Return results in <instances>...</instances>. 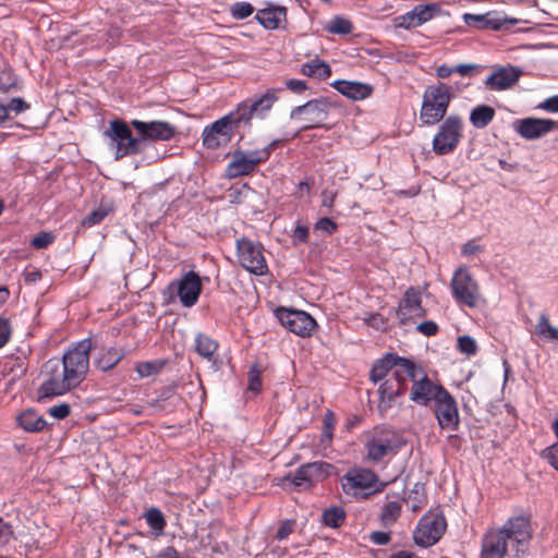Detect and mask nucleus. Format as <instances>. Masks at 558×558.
I'll use <instances>...</instances> for the list:
<instances>
[{"label": "nucleus", "mask_w": 558, "mask_h": 558, "mask_svg": "<svg viewBox=\"0 0 558 558\" xmlns=\"http://www.w3.org/2000/svg\"><path fill=\"white\" fill-rule=\"evenodd\" d=\"M531 539V525L524 517L509 519L501 529L488 532L482 544L481 558H504L508 542L515 545V556L524 553Z\"/></svg>", "instance_id": "obj_1"}, {"label": "nucleus", "mask_w": 558, "mask_h": 558, "mask_svg": "<svg viewBox=\"0 0 558 558\" xmlns=\"http://www.w3.org/2000/svg\"><path fill=\"white\" fill-rule=\"evenodd\" d=\"M400 372L404 373V376L412 383L409 398L411 401L418 405H429L434 402L438 396H441L446 389L428 378L425 371L415 365L413 362H401Z\"/></svg>", "instance_id": "obj_2"}, {"label": "nucleus", "mask_w": 558, "mask_h": 558, "mask_svg": "<svg viewBox=\"0 0 558 558\" xmlns=\"http://www.w3.org/2000/svg\"><path fill=\"white\" fill-rule=\"evenodd\" d=\"M451 100L450 87L445 83L429 85L423 94L420 120L424 125H434L442 120Z\"/></svg>", "instance_id": "obj_3"}, {"label": "nucleus", "mask_w": 558, "mask_h": 558, "mask_svg": "<svg viewBox=\"0 0 558 558\" xmlns=\"http://www.w3.org/2000/svg\"><path fill=\"white\" fill-rule=\"evenodd\" d=\"M450 289L458 304L474 308L484 302L480 284L466 266H459L454 270Z\"/></svg>", "instance_id": "obj_4"}, {"label": "nucleus", "mask_w": 558, "mask_h": 558, "mask_svg": "<svg viewBox=\"0 0 558 558\" xmlns=\"http://www.w3.org/2000/svg\"><path fill=\"white\" fill-rule=\"evenodd\" d=\"M43 374L44 380L38 389L39 399L62 396L77 386L62 367L60 360L47 361L43 366Z\"/></svg>", "instance_id": "obj_5"}, {"label": "nucleus", "mask_w": 558, "mask_h": 558, "mask_svg": "<svg viewBox=\"0 0 558 558\" xmlns=\"http://www.w3.org/2000/svg\"><path fill=\"white\" fill-rule=\"evenodd\" d=\"M104 136L108 140V146L117 160L141 151L140 138L132 134L130 125L122 120H111L104 131Z\"/></svg>", "instance_id": "obj_6"}, {"label": "nucleus", "mask_w": 558, "mask_h": 558, "mask_svg": "<svg viewBox=\"0 0 558 558\" xmlns=\"http://www.w3.org/2000/svg\"><path fill=\"white\" fill-rule=\"evenodd\" d=\"M463 137V121L457 114L448 116L433 138V150L437 155L452 153Z\"/></svg>", "instance_id": "obj_7"}, {"label": "nucleus", "mask_w": 558, "mask_h": 558, "mask_svg": "<svg viewBox=\"0 0 558 558\" xmlns=\"http://www.w3.org/2000/svg\"><path fill=\"white\" fill-rule=\"evenodd\" d=\"M90 339H84L64 353L61 365L70 378L78 386L86 377L89 368Z\"/></svg>", "instance_id": "obj_8"}, {"label": "nucleus", "mask_w": 558, "mask_h": 558, "mask_svg": "<svg viewBox=\"0 0 558 558\" xmlns=\"http://www.w3.org/2000/svg\"><path fill=\"white\" fill-rule=\"evenodd\" d=\"M330 104L326 100L315 99L295 107L290 114L291 120L301 125V129L308 130L323 128L328 119Z\"/></svg>", "instance_id": "obj_9"}, {"label": "nucleus", "mask_w": 558, "mask_h": 558, "mask_svg": "<svg viewBox=\"0 0 558 558\" xmlns=\"http://www.w3.org/2000/svg\"><path fill=\"white\" fill-rule=\"evenodd\" d=\"M446 530L445 518L438 509L426 513L418 522L414 533V542L422 546L428 547L439 541Z\"/></svg>", "instance_id": "obj_10"}, {"label": "nucleus", "mask_w": 558, "mask_h": 558, "mask_svg": "<svg viewBox=\"0 0 558 558\" xmlns=\"http://www.w3.org/2000/svg\"><path fill=\"white\" fill-rule=\"evenodd\" d=\"M402 435L384 432L373 435L366 442L367 459L374 462L383 460L386 456L396 454L404 445Z\"/></svg>", "instance_id": "obj_11"}, {"label": "nucleus", "mask_w": 558, "mask_h": 558, "mask_svg": "<svg viewBox=\"0 0 558 558\" xmlns=\"http://www.w3.org/2000/svg\"><path fill=\"white\" fill-rule=\"evenodd\" d=\"M238 258L243 268L256 276H263L268 267L264 256L263 246L248 239H241L236 244Z\"/></svg>", "instance_id": "obj_12"}, {"label": "nucleus", "mask_w": 558, "mask_h": 558, "mask_svg": "<svg viewBox=\"0 0 558 558\" xmlns=\"http://www.w3.org/2000/svg\"><path fill=\"white\" fill-rule=\"evenodd\" d=\"M268 157L269 150L267 148L250 151L236 150L226 168V175L229 179L246 175L253 172L258 163L267 160Z\"/></svg>", "instance_id": "obj_13"}, {"label": "nucleus", "mask_w": 558, "mask_h": 558, "mask_svg": "<svg viewBox=\"0 0 558 558\" xmlns=\"http://www.w3.org/2000/svg\"><path fill=\"white\" fill-rule=\"evenodd\" d=\"M276 317L283 327L300 337H310L316 328L315 319L303 311L278 308Z\"/></svg>", "instance_id": "obj_14"}, {"label": "nucleus", "mask_w": 558, "mask_h": 558, "mask_svg": "<svg viewBox=\"0 0 558 558\" xmlns=\"http://www.w3.org/2000/svg\"><path fill=\"white\" fill-rule=\"evenodd\" d=\"M434 413L441 429L454 432L459 427L460 417L454 398L446 390L433 402Z\"/></svg>", "instance_id": "obj_15"}, {"label": "nucleus", "mask_w": 558, "mask_h": 558, "mask_svg": "<svg viewBox=\"0 0 558 558\" xmlns=\"http://www.w3.org/2000/svg\"><path fill=\"white\" fill-rule=\"evenodd\" d=\"M232 119V116H225L206 126L203 131V144L210 149L227 145L235 130Z\"/></svg>", "instance_id": "obj_16"}, {"label": "nucleus", "mask_w": 558, "mask_h": 558, "mask_svg": "<svg viewBox=\"0 0 558 558\" xmlns=\"http://www.w3.org/2000/svg\"><path fill=\"white\" fill-rule=\"evenodd\" d=\"M130 124L137 132L140 145L145 141H169L175 134V128L166 121L132 120Z\"/></svg>", "instance_id": "obj_17"}, {"label": "nucleus", "mask_w": 558, "mask_h": 558, "mask_svg": "<svg viewBox=\"0 0 558 558\" xmlns=\"http://www.w3.org/2000/svg\"><path fill=\"white\" fill-rule=\"evenodd\" d=\"M343 490L349 495H357L364 489L374 488L378 490L383 487L380 484L378 487L377 475L367 469H356L349 471L341 481Z\"/></svg>", "instance_id": "obj_18"}, {"label": "nucleus", "mask_w": 558, "mask_h": 558, "mask_svg": "<svg viewBox=\"0 0 558 558\" xmlns=\"http://www.w3.org/2000/svg\"><path fill=\"white\" fill-rule=\"evenodd\" d=\"M513 130L524 140H537L558 128V122L550 119L525 118L512 124Z\"/></svg>", "instance_id": "obj_19"}, {"label": "nucleus", "mask_w": 558, "mask_h": 558, "mask_svg": "<svg viewBox=\"0 0 558 558\" xmlns=\"http://www.w3.org/2000/svg\"><path fill=\"white\" fill-rule=\"evenodd\" d=\"M172 284L175 286L183 306L191 307L197 302L202 292V281L196 272L189 271L177 283Z\"/></svg>", "instance_id": "obj_20"}, {"label": "nucleus", "mask_w": 558, "mask_h": 558, "mask_svg": "<svg viewBox=\"0 0 558 558\" xmlns=\"http://www.w3.org/2000/svg\"><path fill=\"white\" fill-rule=\"evenodd\" d=\"M522 75L519 68L507 65L495 68L492 74L485 80V85L494 92H501L511 88Z\"/></svg>", "instance_id": "obj_21"}, {"label": "nucleus", "mask_w": 558, "mask_h": 558, "mask_svg": "<svg viewBox=\"0 0 558 558\" xmlns=\"http://www.w3.org/2000/svg\"><path fill=\"white\" fill-rule=\"evenodd\" d=\"M421 303V293L417 290L413 288L407 290L397 311L400 323L405 324L411 318L423 317L425 311Z\"/></svg>", "instance_id": "obj_22"}, {"label": "nucleus", "mask_w": 558, "mask_h": 558, "mask_svg": "<svg viewBox=\"0 0 558 558\" xmlns=\"http://www.w3.org/2000/svg\"><path fill=\"white\" fill-rule=\"evenodd\" d=\"M401 362H410V360L402 359L392 354L386 355L384 359L377 361L374 364L371 371V379L374 383H377L384 379L386 376L398 378L404 376V373L398 369L401 367Z\"/></svg>", "instance_id": "obj_23"}, {"label": "nucleus", "mask_w": 558, "mask_h": 558, "mask_svg": "<svg viewBox=\"0 0 558 558\" xmlns=\"http://www.w3.org/2000/svg\"><path fill=\"white\" fill-rule=\"evenodd\" d=\"M463 22L471 27L477 29H501L504 27H509L510 25H514L518 23L517 19H488V14H471L465 13L462 16Z\"/></svg>", "instance_id": "obj_24"}, {"label": "nucleus", "mask_w": 558, "mask_h": 558, "mask_svg": "<svg viewBox=\"0 0 558 558\" xmlns=\"http://www.w3.org/2000/svg\"><path fill=\"white\" fill-rule=\"evenodd\" d=\"M332 87L352 100H363L369 97L373 92V87L368 84L345 80L333 82Z\"/></svg>", "instance_id": "obj_25"}, {"label": "nucleus", "mask_w": 558, "mask_h": 558, "mask_svg": "<svg viewBox=\"0 0 558 558\" xmlns=\"http://www.w3.org/2000/svg\"><path fill=\"white\" fill-rule=\"evenodd\" d=\"M325 466L329 465L323 462H313L302 465L293 474L291 480L292 484L299 487L310 486L314 480L318 478Z\"/></svg>", "instance_id": "obj_26"}, {"label": "nucleus", "mask_w": 558, "mask_h": 558, "mask_svg": "<svg viewBox=\"0 0 558 558\" xmlns=\"http://www.w3.org/2000/svg\"><path fill=\"white\" fill-rule=\"evenodd\" d=\"M407 376L389 377L379 387L381 403L389 407L396 397L402 395L405 390Z\"/></svg>", "instance_id": "obj_27"}, {"label": "nucleus", "mask_w": 558, "mask_h": 558, "mask_svg": "<svg viewBox=\"0 0 558 558\" xmlns=\"http://www.w3.org/2000/svg\"><path fill=\"white\" fill-rule=\"evenodd\" d=\"M286 9L281 7H271L257 11L255 19L266 29H277L286 21Z\"/></svg>", "instance_id": "obj_28"}, {"label": "nucleus", "mask_w": 558, "mask_h": 558, "mask_svg": "<svg viewBox=\"0 0 558 558\" xmlns=\"http://www.w3.org/2000/svg\"><path fill=\"white\" fill-rule=\"evenodd\" d=\"M124 352L122 349L110 347L102 348L98 351L94 359L97 368L106 372L112 369L123 359Z\"/></svg>", "instance_id": "obj_29"}, {"label": "nucleus", "mask_w": 558, "mask_h": 558, "mask_svg": "<svg viewBox=\"0 0 558 558\" xmlns=\"http://www.w3.org/2000/svg\"><path fill=\"white\" fill-rule=\"evenodd\" d=\"M495 117V109L487 105H478L470 112V122L476 129L487 126Z\"/></svg>", "instance_id": "obj_30"}, {"label": "nucleus", "mask_w": 558, "mask_h": 558, "mask_svg": "<svg viewBox=\"0 0 558 558\" xmlns=\"http://www.w3.org/2000/svg\"><path fill=\"white\" fill-rule=\"evenodd\" d=\"M20 426L27 432H39L46 426V421L33 410H26L19 416Z\"/></svg>", "instance_id": "obj_31"}, {"label": "nucleus", "mask_w": 558, "mask_h": 558, "mask_svg": "<svg viewBox=\"0 0 558 558\" xmlns=\"http://www.w3.org/2000/svg\"><path fill=\"white\" fill-rule=\"evenodd\" d=\"M301 72L304 75L315 77L318 80H325L329 77L331 74L330 66L318 59L312 60L311 62L303 64L301 68Z\"/></svg>", "instance_id": "obj_32"}, {"label": "nucleus", "mask_w": 558, "mask_h": 558, "mask_svg": "<svg viewBox=\"0 0 558 558\" xmlns=\"http://www.w3.org/2000/svg\"><path fill=\"white\" fill-rule=\"evenodd\" d=\"M195 349L202 357L211 361L218 350V343L210 337L198 333L195 338Z\"/></svg>", "instance_id": "obj_33"}, {"label": "nucleus", "mask_w": 558, "mask_h": 558, "mask_svg": "<svg viewBox=\"0 0 558 558\" xmlns=\"http://www.w3.org/2000/svg\"><path fill=\"white\" fill-rule=\"evenodd\" d=\"M280 89H268L260 97L251 101L253 110H256V116H263L271 109L274 104L278 100V92Z\"/></svg>", "instance_id": "obj_34"}, {"label": "nucleus", "mask_w": 558, "mask_h": 558, "mask_svg": "<svg viewBox=\"0 0 558 558\" xmlns=\"http://www.w3.org/2000/svg\"><path fill=\"white\" fill-rule=\"evenodd\" d=\"M536 333L548 341H558V328L554 327L547 315L542 314L535 325Z\"/></svg>", "instance_id": "obj_35"}, {"label": "nucleus", "mask_w": 558, "mask_h": 558, "mask_svg": "<svg viewBox=\"0 0 558 558\" xmlns=\"http://www.w3.org/2000/svg\"><path fill=\"white\" fill-rule=\"evenodd\" d=\"M323 522L326 526L336 529L339 527L345 518V512L342 507L331 506L323 512Z\"/></svg>", "instance_id": "obj_36"}, {"label": "nucleus", "mask_w": 558, "mask_h": 558, "mask_svg": "<svg viewBox=\"0 0 558 558\" xmlns=\"http://www.w3.org/2000/svg\"><path fill=\"white\" fill-rule=\"evenodd\" d=\"M228 116H232V124L236 128L239 123H246L254 116H256V110H253L251 101H243L238 106V108L234 111L230 112Z\"/></svg>", "instance_id": "obj_37"}, {"label": "nucleus", "mask_w": 558, "mask_h": 558, "mask_svg": "<svg viewBox=\"0 0 558 558\" xmlns=\"http://www.w3.org/2000/svg\"><path fill=\"white\" fill-rule=\"evenodd\" d=\"M418 26L430 21L439 12V7L436 4H418L412 9Z\"/></svg>", "instance_id": "obj_38"}, {"label": "nucleus", "mask_w": 558, "mask_h": 558, "mask_svg": "<svg viewBox=\"0 0 558 558\" xmlns=\"http://www.w3.org/2000/svg\"><path fill=\"white\" fill-rule=\"evenodd\" d=\"M165 364L166 362L162 360L141 362L136 365L135 371L141 378L150 377L157 375Z\"/></svg>", "instance_id": "obj_39"}, {"label": "nucleus", "mask_w": 558, "mask_h": 558, "mask_svg": "<svg viewBox=\"0 0 558 558\" xmlns=\"http://www.w3.org/2000/svg\"><path fill=\"white\" fill-rule=\"evenodd\" d=\"M401 513V504L399 501H388L385 504L381 511V522L384 525L388 526L393 524Z\"/></svg>", "instance_id": "obj_40"}, {"label": "nucleus", "mask_w": 558, "mask_h": 558, "mask_svg": "<svg viewBox=\"0 0 558 558\" xmlns=\"http://www.w3.org/2000/svg\"><path fill=\"white\" fill-rule=\"evenodd\" d=\"M326 29L331 34L347 35L352 32V24L344 17L336 16L328 22Z\"/></svg>", "instance_id": "obj_41"}, {"label": "nucleus", "mask_w": 558, "mask_h": 558, "mask_svg": "<svg viewBox=\"0 0 558 558\" xmlns=\"http://www.w3.org/2000/svg\"><path fill=\"white\" fill-rule=\"evenodd\" d=\"M146 521L148 525L157 531L158 533H161L165 527V519L160 510L156 508H151L146 512Z\"/></svg>", "instance_id": "obj_42"}, {"label": "nucleus", "mask_w": 558, "mask_h": 558, "mask_svg": "<svg viewBox=\"0 0 558 558\" xmlns=\"http://www.w3.org/2000/svg\"><path fill=\"white\" fill-rule=\"evenodd\" d=\"M393 25L395 27L404 29L418 27V23L416 22L412 10L402 15L396 16L393 19Z\"/></svg>", "instance_id": "obj_43"}, {"label": "nucleus", "mask_w": 558, "mask_h": 558, "mask_svg": "<svg viewBox=\"0 0 558 558\" xmlns=\"http://www.w3.org/2000/svg\"><path fill=\"white\" fill-rule=\"evenodd\" d=\"M231 15L236 20H243L254 12V8L248 2H235L230 9Z\"/></svg>", "instance_id": "obj_44"}, {"label": "nucleus", "mask_w": 558, "mask_h": 558, "mask_svg": "<svg viewBox=\"0 0 558 558\" xmlns=\"http://www.w3.org/2000/svg\"><path fill=\"white\" fill-rule=\"evenodd\" d=\"M108 214H109V209L99 207V208L95 209L94 211H92L89 215H87L82 220V226L87 227V228L95 226V225L101 222L107 217Z\"/></svg>", "instance_id": "obj_45"}, {"label": "nucleus", "mask_w": 558, "mask_h": 558, "mask_svg": "<svg viewBox=\"0 0 558 558\" xmlns=\"http://www.w3.org/2000/svg\"><path fill=\"white\" fill-rule=\"evenodd\" d=\"M458 348L462 353L475 354L477 344L475 340L470 336H461L458 338Z\"/></svg>", "instance_id": "obj_46"}, {"label": "nucleus", "mask_w": 558, "mask_h": 558, "mask_svg": "<svg viewBox=\"0 0 558 558\" xmlns=\"http://www.w3.org/2000/svg\"><path fill=\"white\" fill-rule=\"evenodd\" d=\"M408 501L411 502L412 510H417L425 501L423 487L415 485L414 489L408 496Z\"/></svg>", "instance_id": "obj_47"}, {"label": "nucleus", "mask_w": 558, "mask_h": 558, "mask_svg": "<svg viewBox=\"0 0 558 558\" xmlns=\"http://www.w3.org/2000/svg\"><path fill=\"white\" fill-rule=\"evenodd\" d=\"M336 425L335 415L331 412H327L324 416V430H323V439L326 441H330L332 439V430Z\"/></svg>", "instance_id": "obj_48"}, {"label": "nucleus", "mask_w": 558, "mask_h": 558, "mask_svg": "<svg viewBox=\"0 0 558 558\" xmlns=\"http://www.w3.org/2000/svg\"><path fill=\"white\" fill-rule=\"evenodd\" d=\"M70 405L68 403H60L52 405L48 409L49 415L57 420H63L70 414Z\"/></svg>", "instance_id": "obj_49"}, {"label": "nucleus", "mask_w": 558, "mask_h": 558, "mask_svg": "<svg viewBox=\"0 0 558 558\" xmlns=\"http://www.w3.org/2000/svg\"><path fill=\"white\" fill-rule=\"evenodd\" d=\"M262 387L260 371L252 367L248 372V389L253 392H258Z\"/></svg>", "instance_id": "obj_50"}, {"label": "nucleus", "mask_w": 558, "mask_h": 558, "mask_svg": "<svg viewBox=\"0 0 558 558\" xmlns=\"http://www.w3.org/2000/svg\"><path fill=\"white\" fill-rule=\"evenodd\" d=\"M54 236L49 232H41L32 240V245L35 248H46L52 243Z\"/></svg>", "instance_id": "obj_51"}, {"label": "nucleus", "mask_w": 558, "mask_h": 558, "mask_svg": "<svg viewBox=\"0 0 558 558\" xmlns=\"http://www.w3.org/2000/svg\"><path fill=\"white\" fill-rule=\"evenodd\" d=\"M483 251L482 245L476 240H470L463 244L461 253L465 257H473Z\"/></svg>", "instance_id": "obj_52"}, {"label": "nucleus", "mask_w": 558, "mask_h": 558, "mask_svg": "<svg viewBox=\"0 0 558 558\" xmlns=\"http://www.w3.org/2000/svg\"><path fill=\"white\" fill-rule=\"evenodd\" d=\"M11 337V326L7 318L0 317V348L4 347Z\"/></svg>", "instance_id": "obj_53"}, {"label": "nucleus", "mask_w": 558, "mask_h": 558, "mask_svg": "<svg viewBox=\"0 0 558 558\" xmlns=\"http://www.w3.org/2000/svg\"><path fill=\"white\" fill-rule=\"evenodd\" d=\"M5 107L8 108V113L12 111L15 114H19L29 108L22 98H12Z\"/></svg>", "instance_id": "obj_54"}, {"label": "nucleus", "mask_w": 558, "mask_h": 558, "mask_svg": "<svg viewBox=\"0 0 558 558\" xmlns=\"http://www.w3.org/2000/svg\"><path fill=\"white\" fill-rule=\"evenodd\" d=\"M416 329L424 336H434L438 331V326L433 320H426L417 325Z\"/></svg>", "instance_id": "obj_55"}, {"label": "nucleus", "mask_w": 558, "mask_h": 558, "mask_svg": "<svg viewBox=\"0 0 558 558\" xmlns=\"http://www.w3.org/2000/svg\"><path fill=\"white\" fill-rule=\"evenodd\" d=\"M315 229L331 234L336 231L337 225L329 218H322L316 222Z\"/></svg>", "instance_id": "obj_56"}, {"label": "nucleus", "mask_w": 558, "mask_h": 558, "mask_svg": "<svg viewBox=\"0 0 558 558\" xmlns=\"http://www.w3.org/2000/svg\"><path fill=\"white\" fill-rule=\"evenodd\" d=\"M308 238V228L302 225H298L293 230L292 240L294 243L306 242Z\"/></svg>", "instance_id": "obj_57"}, {"label": "nucleus", "mask_w": 558, "mask_h": 558, "mask_svg": "<svg viewBox=\"0 0 558 558\" xmlns=\"http://www.w3.org/2000/svg\"><path fill=\"white\" fill-rule=\"evenodd\" d=\"M538 108L548 112H558V95L545 99Z\"/></svg>", "instance_id": "obj_58"}, {"label": "nucleus", "mask_w": 558, "mask_h": 558, "mask_svg": "<svg viewBox=\"0 0 558 558\" xmlns=\"http://www.w3.org/2000/svg\"><path fill=\"white\" fill-rule=\"evenodd\" d=\"M286 86L291 92L298 93V94H300L306 89V83L302 80H295V78L288 80L286 82Z\"/></svg>", "instance_id": "obj_59"}, {"label": "nucleus", "mask_w": 558, "mask_h": 558, "mask_svg": "<svg viewBox=\"0 0 558 558\" xmlns=\"http://www.w3.org/2000/svg\"><path fill=\"white\" fill-rule=\"evenodd\" d=\"M293 530V522H283L277 531L276 538L279 541L286 539Z\"/></svg>", "instance_id": "obj_60"}, {"label": "nucleus", "mask_w": 558, "mask_h": 558, "mask_svg": "<svg viewBox=\"0 0 558 558\" xmlns=\"http://www.w3.org/2000/svg\"><path fill=\"white\" fill-rule=\"evenodd\" d=\"M547 458L550 464L558 470V442L547 449Z\"/></svg>", "instance_id": "obj_61"}, {"label": "nucleus", "mask_w": 558, "mask_h": 558, "mask_svg": "<svg viewBox=\"0 0 558 558\" xmlns=\"http://www.w3.org/2000/svg\"><path fill=\"white\" fill-rule=\"evenodd\" d=\"M475 69H477L475 64H459L454 66L456 73L461 76H472Z\"/></svg>", "instance_id": "obj_62"}, {"label": "nucleus", "mask_w": 558, "mask_h": 558, "mask_svg": "<svg viewBox=\"0 0 558 558\" xmlns=\"http://www.w3.org/2000/svg\"><path fill=\"white\" fill-rule=\"evenodd\" d=\"M371 539L378 545H385L390 541V536L386 532H374L371 535Z\"/></svg>", "instance_id": "obj_63"}, {"label": "nucleus", "mask_w": 558, "mask_h": 558, "mask_svg": "<svg viewBox=\"0 0 558 558\" xmlns=\"http://www.w3.org/2000/svg\"><path fill=\"white\" fill-rule=\"evenodd\" d=\"M453 73H456L454 66L441 64L436 68V74L440 78H447Z\"/></svg>", "instance_id": "obj_64"}]
</instances>
